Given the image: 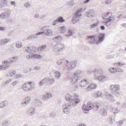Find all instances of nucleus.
Returning a JSON list of instances; mask_svg holds the SVG:
<instances>
[{"mask_svg": "<svg viewBox=\"0 0 126 126\" xmlns=\"http://www.w3.org/2000/svg\"><path fill=\"white\" fill-rule=\"evenodd\" d=\"M12 59H14V61H16L18 59V57L17 56H16L14 57H13L12 58Z\"/></svg>", "mask_w": 126, "mask_h": 126, "instance_id": "e2e57ef3", "label": "nucleus"}, {"mask_svg": "<svg viewBox=\"0 0 126 126\" xmlns=\"http://www.w3.org/2000/svg\"><path fill=\"white\" fill-rule=\"evenodd\" d=\"M113 94H115L117 97H118L119 95V92H115Z\"/></svg>", "mask_w": 126, "mask_h": 126, "instance_id": "37998d69", "label": "nucleus"}, {"mask_svg": "<svg viewBox=\"0 0 126 126\" xmlns=\"http://www.w3.org/2000/svg\"><path fill=\"white\" fill-rule=\"evenodd\" d=\"M64 20L63 19V18L62 17H59L56 20H55L54 22H58L62 23L64 21Z\"/></svg>", "mask_w": 126, "mask_h": 126, "instance_id": "bb28decb", "label": "nucleus"}, {"mask_svg": "<svg viewBox=\"0 0 126 126\" xmlns=\"http://www.w3.org/2000/svg\"><path fill=\"white\" fill-rule=\"evenodd\" d=\"M30 98L29 97H28L26 98L25 101H26L27 103H28L30 101Z\"/></svg>", "mask_w": 126, "mask_h": 126, "instance_id": "79ce46f5", "label": "nucleus"}, {"mask_svg": "<svg viewBox=\"0 0 126 126\" xmlns=\"http://www.w3.org/2000/svg\"><path fill=\"white\" fill-rule=\"evenodd\" d=\"M2 63L3 64H7L8 63H10V64H11V63L10 62H9L8 61H7V60H5L3 61L2 62Z\"/></svg>", "mask_w": 126, "mask_h": 126, "instance_id": "4c0bfd02", "label": "nucleus"}, {"mask_svg": "<svg viewBox=\"0 0 126 126\" xmlns=\"http://www.w3.org/2000/svg\"><path fill=\"white\" fill-rule=\"evenodd\" d=\"M17 82L16 81H14V82H13L12 83V85H13L14 86H15V85H16V84H17Z\"/></svg>", "mask_w": 126, "mask_h": 126, "instance_id": "338daca9", "label": "nucleus"}, {"mask_svg": "<svg viewBox=\"0 0 126 126\" xmlns=\"http://www.w3.org/2000/svg\"><path fill=\"white\" fill-rule=\"evenodd\" d=\"M124 122V120L120 121L119 122V125H121L123 123V122Z\"/></svg>", "mask_w": 126, "mask_h": 126, "instance_id": "4d7b16f0", "label": "nucleus"}, {"mask_svg": "<svg viewBox=\"0 0 126 126\" xmlns=\"http://www.w3.org/2000/svg\"><path fill=\"white\" fill-rule=\"evenodd\" d=\"M106 77L103 75H100L97 77V79L99 81H104L106 79Z\"/></svg>", "mask_w": 126, "mask_h": 126, "instance_id": "412c9836", "label": "nucleus"}, {"mask_svg": "<svg viewBox=\"0 0 126 126\" xmlns=\"http://www.w3.org/2000/svg\"><path fill=\"white\" fill-rule=\"evenodd\" d=\"M7 5V0H3L2 1V3H0V7H3Z\"/></svg>", "mask_w": 126, "mask_h": 126, "instance_id": "4be33fe9", "label": "nucleus"}, {"mask_svg": "<svg viewBox=\"0 0 126 126\" xmlns=\"http://www.w3.org/2000/svg\"><path fill=\"white\" fill-rule=\"evenodd\" d=\"M96 87V85L94 83L91 84L87 88L88 90H91L95 89Z\"/></svg>", "mask_w": 126, "mask_h": 126, "instance_id": "a211bd4d", "label": "nucleus"}, {"mask_svg": "<svg viewBox=\"0 0 126 126\" xmlns=\"http://www.w3.org/2000/svg\"><path fill=\"white\" fill-rule=\"evenodd\" d=\"M77 62L76 61H72L70 63V64L67 65V68L69 71L72 70L74 67L77 66Z\"/></svg>", "mask_w": 126, "mask_h": 126, "instance_id": "20e7f679", "label": "nucleus"}, {"mask_svg": "<svg viewBox=\"0 0 126 126\" xmlns=\"http://www.w3.org/2000/svg\"><path fill=\"white\" fill-rule=\"evenodd\" d=\"M79 12H77L76 13L75 15L74 16L73 20V21H75V22H74V23L78 22L79 21V18L81 16V14H79Z\"/></svg>", "mask_w": 126, "mask_h": 126, "instance_id": "0eeeda50", "label": "nucleus"}, {"mask_svg": "<svg viewBox=\"0 0 126 126\" xmlns=\"http://www.w3.org/2000/svg\"><path fill=\"white\" fill-rule=\"evenodd\" d=\"M61 39V37L60 36H57L55 37L54 38V39H57V41L58 40V41L60 40Z\"/></svg>", "mask_w": 126, "mask_h": 126, "instance_id": "a19ab883", "label": "nucleus"}, {"mask_svg": "<svg viewBox=\"0 0 126 126\" xmlns=\"http://www.w3.org/2000/svg\"><path fill=\"white\" fill-rule=\"evenodd\" d=\"M31 85H29V86H30V90L34 88V85H32V84H31Z\"/></svg>", "mask_w": 126, "mask_h": 126, "instance_id": "3c124183", "label": "nucleus"}, {"mask_svg": "<svg viewBox=\"0 0 126 126\" xmlns=\"http://www.w3.org/2000/svg\"><path fill=\"white\" fill-rule=\"evenodd\" d=\"M33 82H27L25 83L22 86V88L25 91H29L30 90V88H28L29 85H31L32 83Z\"/></svg>", "mask_w": 126, "mask_h": 126, "instance_id": "9b49d317", "label": "nucleus"}, {"mask_svg": "<svg viewBox=\"0 0 126 126\" xmlns=\"http://www.w3.org/2000/svg\"><path fill=\"white\" fill-rule=\"evenodd\" d=\"M55 116V114H54V113H52L51 114H50V116L51 117H54Z\"/></svg>", "mask_w": 126, "mask_h": 126, "instance_id": "680f3d73", "label": "nucleus"}, {"mask_svg": "<svg viewBox=\"0 0 126 126\" xmlns=\"http://www.w3.org/2000/svg\"><path fill=\"white\" fill-rule=\"evenodd\" d=\"M124 16L123 14H121L118 17V19H121V18L124 17Z\"/></svg>", "mask_w": 126, "mask_h": 126, "instance_id": "a18cd8bd", "label": "nucleus"}, {"mask_svg": "<svg viewBox=\"0 0 126 126\" xmlns=\"http://www.w3.org/2000/svg\"><path fill=\"white\" fill-rule=\"evenodd\" d=\"M94 14V12L92 9H90L86 12L85 13V16L87 17L91 18L93 16Z\"/></svg>", "mask_w": 126, "mask_h": 126, "instance_id": "423d86ee", "label": "nucleus"}, {"mask_svg": "<svg viewBox=\"0 0 126 126\" xmlns=\"http://www.w3.org/2000/svg\"><path fill=\"white\" fill-rule=\"evenodd\" d=\"M63 48H53V50L56 52H60L63 50Z\"/></svg>", "mask_w": 126, "mask_h": 126, "instance_id": "b1692460", "label": "nucleus"}, {"mask_svg": "<svg viewBox=\"0 0 126 126\" xmlns=\"http://www.w3.org/2000/svg\"><path fill=\"white\" fill-rule=\"evenodd\" d=\"M125 63L123 62H121V63L119 62L117 64V66L119 67H121L122 65H123Z\"/></svg>", "mask_w": 126, "mask_h": 126, "instance_id": "7c9ffc66", "label": "nucleus"}, {"mask_svg": "<svg viewBox=\"0 0 126 126\" xmlns=\"http://www.w3.org/2000/svg\"><path fill=\"white\" fill-rule=\"evenodd\" d=\"M112 13L110 12H109L107 13L106 14L103 15H102V17L103 19L105 20H109V19L111 18L114 19V17L112 16Z\"/></svg>", "mask_w": 126, "mask_h": 126, "instance_id": "39448f33", "label": "nucleus"}, {"mask_svg": "<svg viewBox=\"0 0 126 126\" xmlns=\"http://www.w3.org/2000/svg\"><path fill=\"white\" fill-rule=\"evenodd\" d=\"M11 40L10 39H5L0 40V45H4Z\"/></svg>", "mask_w": 126, "mask_h": 126, "instance_id": "f3484780", "label": "nucleus"}, {"mask_svg": "<svg viewBox=\"0 0 126 126\" xmlns=\"http://www.w3.org/2000/svg\"><path fill=\"white\" fill-rule=\"evenodd\" d=\"M34 109L33 108H32L31 109L29 110H28V112L29 113V114L32 115L34 113Z\"/></svg>", "mask_w": 126, "mask_h": 126, "instance_id": "cd10ccee", "label": "nucleus"}, {"mask_svg": "<svg viewBox=\"0 0 126 126\" xmlns=\"http://www.w3.org/2000/svg\"><path fill=\"white\" fill-rule=\"evenodd\" d=\"M65 60H61L57 61V64L59 65H60L61 64H63L65 62Z\"/></svg>", "mask_w": 126, "mask_h": 126, "instance_id": "c85d7f7f", "label": "nucleus"}, {"mask_svg": "<svg viewBox=\"0 0 126 126\" xmlns=\"http://www.w3.org/2000/svg\"><path fill=\"white\" fill-rule=\"evenodd\" d=\"M98 71V70L97 69H95L92 72L95 75V73L97 72Z\"/></svg>", "mask_w": 126, "mask_h": 126, "instance_id": "13d9d810", "label": "nucleus"}, {"mask_svg": "<svg viewBox=\"0 0 126 126\" xmlns=\"http://www.w3.org/2000/svg\"><path fill=\"white\" fill-rule=\"evenodd\" d=\"M65 99L67 101H70L74 106L76 105L80 102V100L79 99L78 96L75 94L71 95L69 94H67L65 96Z\"/></svg>", "mask_w": 126, "mask_h": 126, "instance_id": "f03ea898", "label": "nucleus"}, {"mask_svg": "<svg viewBox=\"0 0 126 126\" xmlns=\"http://www.w3.org/2000/svg\"><path fill=\"white\" fill-rule=\"evenodd\" d=\"M6 29V28L5 27H0V31H4Z\"/></svg>", "mask_w": 126, "mask_h": 126, "instance_id": "c03bdc74", "label": "nucleus"}, {"mask_svg": "<svg viewBox=\"0 0 126 126\" xmlns=\"http://www.w3.org/2000/svg\"><path fill=\"white\" fill-rule=\"evenodd\" d=\"M119 90V89L118 87V86L117 85V86H116L114 88V89L112 90V91L113 92H112L113 93H114V92H116V91H118Z\"/></svg>", "mask_w": 126, "mask_h": 126, "instance_id": "473e14b6", "label": "nucleus"}, {"mask_svg": "<svg viewBox=\"0 0 126 126\" xmlns=\"http://www.w3.org/2000/svg\"><path fill=\"white\" fill-rule=\"evenodd\" d=\"M74 30L73 28L71 27H69L68 29V34L67 35V37H70L72 36L74 33Z\"/></svg>", "mask_w": 126, "mask_h": 126, "instance_id": "4468645a", "label": "nucleus"}, {"mask_svg": "<svg viewBox=\"0 0 126 126\" xmlns=\"http://www.w3.org/2000/svg\"><path fill=\"white\" fill-rule=\"evenodd\" d=\"M21 104L22 105H26L28 103H27L26 101H25L21 102Z\"/></svg>", "mask_w": 126, "mask_h": 126, "instance_id": "603ef678", "label": "nucleus"}, {"mask_svg": "<svg viewBox=\"0 0 126 126\" xmlns=\"http://www.w3.org/2000/svg\"><path fill=\"white\" fill-rule=\"evenodd\" d=\"M9 67V66L8 65H4V70H5L6 69H7Z\"/></svg>", "mask_w": 126, "mask_h": 126, "instance_id": "69168bd1", "label": "nucleus"}, {"mask_svg": "<svg viewBox=\"0 0 126 126\" xmlns=\"http://www.w3.org/2000/svg\"><path fill=\"white\" fill-rule=\"evenodd\" d=\"M117 86V85H112L110 87V89L112 91L114 89L116 86Z\"/></svg>", "mask_w": 126, "mask_h": 126, "instance_id": "ea45409f", "label": "nucleus"}, {"mask_svg": "<svg viewBox=\"0 0 126 126\" xmlns=\"http://www.w3.org/2000/svg\"><path fill=\"white\" fill-rule=\"evenodd\" d=\"M114 98V97L113 96L110 94V96L109 97V98H110L112 100H113V98Z\"/></svg>", "mask_w": 126, "mask_h": 126, "instance_id": "0e129e2a", "label": "nucleus"}, {"mask_svg": "<svg viewBox=\"0 0 126 126\" xmlns=\"http://www.w3.org/2000/svg\"><path fill=\"white\" fill-rule=\"evenodd\" d=\"M88 81L86 80H82L79 82V85H80L81 87H86L88 85Z\"/></svg>", "mask_w": 126, "mask_h": 126, "instance_id": "f8f14e48", "label": "nucleus"}, {"mask_svg": "<svg viewBox=\"0 0 126 126\" xmlns=\"http://www.w3.org/2000/svg\"><path fill=\"white\" fill-rule=\"evenodd\" d=\"M48 27L47 26H44L42 28V30L44 32V33L46 34V35H51L52 34V32L50 30H48Z\"/></svg>", "mask_w": 126, "mask_h": 126, "instance_id": "6e6552de", "label": "nucleus"}, {"mask_svg": "<svg viewBox=\"0 0 126 126\" xmlns=\"http://www.w3.org/2000/svg\"><path fill=\"white\" fill-rule=\"evenodd\" d=\"M45 83V81L43 79L41 80L39 83V84L40 86H42Z\"/></svg>", "mask_w": 126, "mask_h": 126, "instance_id": "72a5a7b5", "label": "nucleus"}, {"mask_svg": "<svg viewBox=\"0 0 126 126\" xmlns=\"http://www.w3.org/2000/svg\"><path fill=\"white\" fill-rule=\"evenodd\" d=\"M117 71H118L119 72H122L123 71V70L119 68H117Z\"/></svg>", "mask_w": 126, "mask_h": 126, "instance_id": "8fccbe9b", "label": "nucleus"}, {"mask_svg": "<svg viewBox=\"0 0 126 126\" xmlns=\"http://www.w3.org/2000/svg\"><path fill=\"white\" fill-rule=\"evenodd\" d=\"M98 24L97 23H94L91 25V27L92 28H94Z\"/></svg>", "mask_w": 126, "mask_h": 126, "instance_id": "de8ad7c7", "label": "nucleus"}, {"mask_svg": "<svg viewBox=\"0 0 126 126\" xmlns=\"http://www.w3.org/2000/svg\"><path fill=\"white\" fill-rule=\"evenodd\" d=\"M8 101H4L0 103V108H3L8 105Z\"/></svg>", "mask_w": 126, "mask_h": 126, "instance_id": "6ab92c4d", "label": "nucleus"}, {"mask_svg": "<svg viewBox=\"0 0 126 126\" xmlns=\"http://www.w3.org/2000/svg\"><path fill=\"white\" fill-rule=\"evenodd\" d=\"M50 81V83L51 84H52L54 83V82L55 81V79L54 78H52L50 80H49Z\"/></svg>", "mask_w": 126, "mask_h": 126, "instance_id": "58836bf2", "label": "nucleus"}, {"mask_svg": "<svg viewBox=\"0 0 126 126\" xmlns=\"http://www.w3.org/2000/svg\"><path fill=\"white\" fill-rule=\"evenodd\" d=\"M82 71L80 70H77L75 71L74 74V77L73 78H79L80 77H79V75L82 73Z\"/></svg>", "mask_w": 126, "mask_h": 126, "instance_id": "2eb2a0df", "label": "nucleus"}, {"mask_svg": "<svg viewBox=\"0 0 126 126\" xmlns=\"http://www.w3.org/2000/svg\"><path fill=\"white\" fill-rule=\"evenodd\" d=\"M117 68H110L109 70V71L110 72L112 73H113L115 72L116 71H117Z\"/></svg>", "mask_w": 126, "mask_h": 126, "instance_id": "c756f323", "label": "nucleus"}, {"mask_svg": "<svg viewBox=\"0 0 126 126\" xmlns=\"http://www.w3.org/2000/svg\"><path fill=\"white\" fill-rule=\"evenodd\" d=\"M51 97V94L50 93H47L45 95H43L42 99H43V100L45 101L47 100Z\"/></svg>", "mask_w": 126, "mask_h": 126, "instance_id": "dca6fc26", "label": "nucleus"}, {"mask_svg": "<svg viewBox=\"0 0 126 126\" xmlns=\"http://www.w3.org/2000/svg\"><path fill=\"white\" fill-rule=\"evenodd\" d=\"M36 57L37 59H40L42 58L41 56L39 54L36 55Z\"/></svg>", "mask_w": 126, "mask_h": 126, "instance_id": "49530a36", "label": "nucleus"}, {"mask_svg": "<svg viewBox=\"0 0 126 126\" xmlns=\"http://www.w3.org/2000/svg\"><path fill=\"white\" fill-rule=\"evenodd\" d=\"M111 2V0H107L105 2V3L106 4H109Z\"/></svg>", "mask_w": 126, "mask_h": 126, "instance_id": "09e8293b", "label": "nucleus"}, {"mask_svg": "<svg viewBox=\"0 0 126 126\" xmlns=\"http://www.w3.org/2000/svg\"><path fill=\"white\" fill-rule=\"evenodd\" d=\"M111 110L112 111V112H113L114 114H116L118 112H117L116 113L115 112V110H114V108H111Z\"/></svg>", "mask_w": 126, "mask_h": 126, "instance_id": "052dcab7", "label": "nucleus"}, {"mask_svg": "<svg viewBox=\"0 0 126 126\" xmlns=\"http://www.w3.org/2000/svg\"><path fill=\"white\" fill-rule=\"evenodd\" d=\"M3 13H2L0 15V18L2 19H4V16L3 15Z\"/></svg>", "mask_w": 126, "mask_h": 126, "instance_id": "bf43d9fd", "label": "nucleus"}, {"mask_svg": "<svg viewBox=\"0 0 126 126\" xmlns=\"http://www.w3.org/2000/svg\"><path fill=\"white\" fill-rule=\"evenodd\" d=\"M61 45L59 43H57L56 44H55L54 46V47H61Z\"/></svg>", "mask_w": 126, "mask_h": 126, "instance_id": "864d4df0", "label": "nucleus"}, {"mask_svg": "<svg viewBox=\"0 0 126 126\" xmlns=\"http://www.w3.org/2000/svg\"><path fill=\"white\" fill-rule=\"evenodd\" d=\"M100 112L101 113V115L104 116H106L107 113V110L104 109L101 110Z\"/></svg>", "mask_w": 126, "mask_h": 126, "instance_id": "5701e85b", "label": "nucleus"}, {"mask_svg": "<svg viewBox=\"0 0 126 126\" xmlns=\"http://www.w3.org/2000/svg\"><path fill=\"white\" fill-rule=\"evenodd\" d=\"M3 126H7L9 125L10 124L7 121L3 122L2 123Z\"/></svg>", "mask_w": 126, "mask_h": 126, "instance_id": "2f4dec72", "label": "nucleus"}, {"mask_svg": "<svg viewBox=\"0 0 126 126\" xmlns=\"http://www.w3.org/2000/svg\"><path fill=\"white\" fill-rule=\"evenodd\" d=\"M9 73L11 74V76H13L15 74H16V72L14 70L12 72H10Z\"/></svg>", "mask_w": 126, "mask_h": 126, "instance_id": "f704fd0d", "label": "nucleus"}, {"mask_svg": "<svg viewBox=\"0 0 126 126\" xmlns=\"http://www.w3.org/2000/svg\"><path fill=\"white\" fill-rule=\"evenodd\" d=\"M54 73L55 74V77L57 79H59L61 76V74L58 71H56L54 72Z\"/></svg>", "mask_w": 126, "mask_h": 126, "instance_id": "a878e982", "label": "nucleus"}, {"mask_svg": "<svg viewBox=\"0 0 126 126\" xmlns=\"http://www.w3.org/2000/svg\"><path fill=\"white\" fill-rule=\"evenodd\" d=\"M77 126H86V125L83 124H80L79 125Z\"/></svg>", "mask_w": 126, "mask_h": 126, "instance_id": "774afa93", "label": "nucleus"}, {"mask_svg": "<svg viewBox=\"0 0 126 126\" xmlns=\"http://www.w3.org/2000/svg\"><path fill=\"white\" fill-rule=\"evenodd\" d=\"M65 106V107L63 109V111L64 113L67 114L68 112H70L72 106L70 104H67V105H66Z\"/></svg>", "mask_w": 126, "mask_h": 126, "instance_id": "9d476101", "label": "nucleus"}, {"mask_svg": "<svg viewBox=\"0 0 126 126\" xmlns=\"http://www.w3.org/2000/svg\"><path fill=\"white\" fill-rule=\"evenodd\" d=\"M28 49L26 50L27 52L30 54H33L35 52V51L33 49V48H27Z\"/></svg>", "mask_w": 126, "mask_h": 126, "instance_id": "393cba45", "label": "nucleus"}, {"mask_svg": "<svg viewBox=\"0 0 126 126\" xmlns=\"http://www.w3.org/2000/svg\"><path fill=\"white\" fill-rule=\"evenodd\" d=\"M16 47H21L22 46V45L21 43L20 44L17 43L16 44Z\"/></svg>", "mask_w": 126, "mask_h": 126, "instance_id": "e433bc0d", "label": "nucleus"}, {"mask_svg": "<svg viewBox=\"0 0 126 126\" xmlns=\"http://www.w3.org/2000/svg\"><path fill=\"white\" fill-rule=\"evenodd\" d=\"M80 79L78 78H72L71 79V82L73 84H75V86L76 87H78L79 86V82H80Z\"/></svg>", "mask_w": 126, "mask_h": 126, "instance_id": "1a4fd4ad", "label": "nucleus"}, {"mask_svg": "<svg viewBox=\"0 0 126 126\" xmlns=\"http://www.w3.org/2000/svg\"><path fill=\"white\" fill-rule=\"evenodd\" d=\"M104 34H99L94 35H90L87 36V40H88V43L90 44H93L96 43L99 44L102 42L104 38Z\"/></svg>", "mask_w": 126, "mask_h": 126, "instance_id": "f257e3e1", "label": "nucleus"}, {"mask_svg": "<svg viewBox=\"0 0 126 126\" xmlns=\"http://www.w3.org/2000/svg\"><path fill=\"white\" fill-rule=\"evenodd\" d=\"M100 104L98 102H96L93 104L92 102H89L88 103L87 106L85 105L83 107L84 113H87L89 111L93 108H96L97 109L99 108Z\"/></svg>", "mask_w": 126, "mask_h": 126, "instance_id": "7ed1b4c3", "label": "nucleus"}, {"mask_svg": "<svg viewBox=\"0 0 126 126\" xmlns=\"http://www.w3.org/2000/svg\"><path fill=\"white\" fill-rule=\"evenodd\" d=\"M102 94V93L101 92V91H98L97 93L96 97H100V96H101Z\"/></svg>", "mask_w": 126, "mask_h": 126, "instance_id": "c9c22d12", "label": "nucleus"}, {"mask_svg": "<svg viewBox=\"0 0 126 126\" xmlns=\"http://www.w3.org/2000/svg\"><path fill=\"white\" fill-rule=\"evenodd\" d=\"M65 28V27L64 26H63L60 27V30H66Z\"/></svg>", "mask_w": 126, "mask_h": 126, "instance_id": "6e6d98bb", "label": "nucleus"}, {"mask_svg": "<svg viewBox=\"0 0 126 126\" xmlns=\"http://www.w3.org/2000/svg\"><path fill=\"white\" fill-rule=\"evenodd\" d=\"M114 20V19L111 18L109 19V20H105L103 22L104 24L107 27L109 26L111 24V22H113Z\"/></svg>", "mask_w": 126, "mask_h": 126, "instance_id": "ddd939ff", "label": "nucleus"}, {"mask_svg": "<svg viewBox=\"0 0 126 126\" xmlns=\"http://www.w3.org/2000/svg\"><path fill=\"white\" fill-rule=\"evenodd\" d=\"M44 32H39L35 34H33L31 35L32 39H34L37 38V36H39L40 34L44 33Z\"/></svg>", "mask_w": 126, "mask_h": 126, "instance_id": "aec40b11", "label": "nucleus"}, {"mask_svg": "<svg viewBox=\"0 0 126 126\" xmlns=\"http://www.w3.org/2000/svg\"><path fill=\"white\" fill-rule=\"evenodd\" d=\"M13 32V31H11L9 32H8V35L9 36L11 35L12 33Z\"/></svg>", "mask_w": 126, "mask_h": 126, "instance_id": "5fc2aeb1", "label": "nucleus"}]
</instances>
